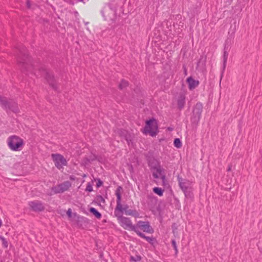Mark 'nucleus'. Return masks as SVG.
<instances>
[{
	"instance_id": "1",
	"label": "nucleus",
	"mask_w": 262,
	"mask_h": 262,
	"mask_svg": "<svg viewBox=\"0 0 262 262\" xmlns=\"http://www.w3.org/2000/svg\"><path fill=\"white\" fill-rule=\"evenodd\" d=\"M7 142L10 150L14 151L21 150L25 145L24 140L15 135L10 136L8 138Z\"/></svg>"
},
{
	"instance_id": "2",
	"label": "nucleus",
	"mask_w": 262,
	"mask_h": 262,
	"mask_svg": "<svg viewBox=\"0 0 262 262\" xmlns=\"http://www.w3.org/2000/svg\"><path fill=\"white\" fill-rule=\"evenodd\" d=\"M158 132V123L155 119H150L146 121L145 126L143 129L144 134H148L151 136H155Z\"/></svg>"
},
{
	"instance_id": "3",
	"label": "nucleus",
	"mask_w": 262,
	"mask_h": 262,
	"mask_svg": "<svg viewBox=\"0 0 262 262\" xmlns=\"http://www.w3.org/2000/svg\"><path fill=\"white\" fill-rule=\"evenodd\" d=\"M151 171L153 177L156 179H160L162 181V185L165 186L167 184L165 176L163 169L161 166L157 163L154 166H152Z\"/></svg>"
},
{
	"instance_id": "4",
	"label": "nucleus",
	"mask_w": 262,
	"mask_h": 262,
	"mask_svg": "<svg viewBox=\"0 0 262 262\" xmlns=\"http://www.w3.org/2000/svg\"><path fill=\"white\" fill-rule=\"evenodd\" d=\"M71 186V184L70 182H64L63 183L53 187L51 189V194L63 193L69 190Z\"/></svg>"
},
{
	"instance_id": "5",
	"label": "nucleus",
	"mask_w": 262,
	"mask_h": 262,
	"mask_svg": "<svg viewBox=\"0 0 262 262\" xmlns=\"http://www.w3.org/2000/svg\"><path fill=\"white\" fill-rule=\"evenodd\" d=\"M52 160L55 165L58 168L61 169L67 164L66 159L63 156L58 154H52L51 155Z\"/></svg>"
},
{
	"instance_id": "6",
	"label": "nucleus",
	"mask_w": 262,
	"mask_h": 262,
	"mask_svg": "<svg viewBox=\"0 0 262 262\" xmlns=\"http://www.w3.org/2000/svg\"><path fill=\"white\" fill-rule=\"evenodd\" d=\"M117 218L119 224L124 229L133 230L136 233V230H137L136 228L132 225V222L128 218L122 216V215L119 216Z\"/></svg>"
},
{
	"instance_id": "7",
	"label": "nucleus",
	"mask_w": 262,
	"mask_h": 262,
	"mask_svg": "<svg viewBox=\"0 0 262 262\" xmlns=\"http://www.w3.org/2000/svg\"><path fill=\"white\" fill-rule=\"evenodd\" d=\"M135 227L138 231L139 229H140L144 232L150 233H152L154 231L152 228L149 226L148 222L139 221L137 223Z\"/></svg>"
},
{
	"instance_id": "8",
	"label": "nucleus",
	"mask_w": 262,
	"mask_h": 262,
	"mask_svg": "<svg viewBox=\"0 0 262 262\" xmlns=\"http://www.w3.org/2000/svg\"><path fill=\"white\" fill-rule=\"evenodd\" d=\"M186 82L188 83V88L190 90L195 89L199 84V81L194 79L191 77H189L186 79Z\"/></svg>"
},
{
	"instance_id": "9",
	"label": "nucleus",
	"mask_w": 262,
	"mask_h": 262,
	"mask_svg": "<svg viewBox=\"0 0 262 262\" xmlns=\"http://www.w3.org/2000/svg\"><path fill=\"white\" fill-rule=\"evenodd\" d=\"M179 185L184 192H185L188 188L189 182L181 178H178Z\"/></svg>"
},
{
	"instance_id": "10",
	"label": "nucleus",
	"mask_w": 262,
	"mask_h": 262,
	"mask_svg": "<svg viewBox=\"0 0 262 262\" xmlns=\"http://www.w3.org/2000/svg\"><path fill=\"white\" fill-rule=\"evenodd\" d=\"M29 205L30 207L34 211H40L43 209V207L41 204L36 202H29Z\"/></svg>"
},
{
	"instance_id": "11",
	"label": "nucleus",
	"mask_w": 262,
	"mask_h": 262,
	"mask_svg": "<svg viewBox=\"0 0 262 262\" xmlns=\"http://www.w3.org/2000/svg\"><path fill=\"white\" fill-rule=\"evenodd\" d=\"M123 211L122 206L121 204V201H117V206L115 210V214L118 217L119 216H121V213Z\"/></svg>"
},
{
	"instance_id": "12",
	"label": "nucleus",
	"mask_w": 262,
	"mask_h": 262,
	"mask_svg": "<svg viewBox=\"0 0 262 262\" xmlns=\"http://www.w3.org/2000/svg\"><path fill=\"white\" fill-rule=\"evenodd\" d=\"M202 105L201 104H197L194 109V113L196 114L198 116H200L202 111Z\"/></svg>"
},
{
	"instance_id": "13",
	"label": "nucleus",
	"mask_w": 262,
	"mask_h": 262,
	"mask_svg": "<svg viewBox=\"0 0 262 262\" xmlns=\"http://www.w3.org/2000/svg\"><path fill=\"white\" fill-rule=\"evenodd\" d=\"M153 191L159 196H161L163 195L164 190L159 187H154Z\"/></svg>"
},
{
	"instance_id": "14",
	"label": "nucleus",
	"mask_w": 262,
	"mask_h": 262,
	"mask_svg": "<svg viewBox=\"0 0 262 262\" xmlns=\"http://www.w3.org/2000/svg\"><path fill=\"white\" fill-rule=\"evenodd\" d=\"M90 211L97 218L100 219L101 217V214L95 208H91Z\"/></svg>"
},
{
	"instance_id": "15",
	"label": "nucleus",
	"mask_w": 262,
	"mask_h": 262,
	"mask_svg": "<svg viewBox=\"0 0 262 262\" xmlns=\"http://www.w3.org/2000/svg\"><path fill=\"white\" fill-rule=\"evenodd\" d=\"M121 190L122 188L121 187H119L116 190V195L117 198V201L119 202L121 201Z\"/></svg>"
},
{
	"instance_id": "16",
	"label": "nucleus",
	"mask_w": 262,
	"mask_h": 262,
	"mask_svg": "<svg viewBox=\"0 0 262 262\" xmlns=\"http://www.w3.org/2000/svg\"><path fill=\"white\" fill-rule=\"evenodd\" d=\"M136 233L140 237L145 239L147 242L150 243L152 241L151 238L145 236L143 233H141L139 231L136 230Z\"/></svg>"
},
{
	"instance_id": "17",
	"label": "nucleus",
	"mask_w": 262,
	"mask_h": 262,
	"mask_svg": "<svg viewBox=\"0 0 262 262\" xmlns=\"http://www.w3.org/2000/svg\"><path fill=\"white\" fill-rule=\"evenodd\" d=\"M174 145L177 148H180L182 146V143L180 140L178 138L175 139L174 140Z\"/></svg>"
},
{
	"instance_id": "18",
	"label": "nucleus",
	"mask_w": 262,
	"mask_h": 262,
	"mask_svg": "<svg viewBox=\"0 0 262 262\" xmlns=\"http://www.w3.org/2000/svg\"><path fill=\"white\" fill-rule=\"evenodd\" d=\"M141 259V257L138 255H136L135 257L132 256L130 257V260L131 261H140Z\"/></svg>"
},
{
	"instance_id": "19",
	"label": "nucleus",
	"mask_w": 262,
	"mask_h": 262,
	"mask_svg": "<svg viewBox=\"0 0 262 262\" xmlns=\"http://www.w3.org/2000/svg\"><path fill=\"white\" fill-rule=\"evenodd\" d=\"M125 214L128 215H135L137 214L136 211H134L132 210H127L125 211Z\"/></svg>"
},
{
	"instance_id": "20",
	"label": "nucleus",
	"mask_w": 262,
	"mask_h": 262,
	"mask_svg": "<svg viewBox=\"0 0 262 262\" xmlns=\"http://www.w3.org/2000/svg\"><path fill=\"white\" fill-rule=\"evenodd\" d=\"M128 85V82L127 81H125V80H122L121 81V82H120V84H119V87L120 89H123L124 88H125L126 86H127Z\"/></svg>"
},
{
	"instance_id": "21",
	"label": "nucleus",
	"mask_w": 262,
	"mask_h": 262,
	"mask_svg": "<svg viewBox=\"0 0 262 262\" xmlns=\"http://www.w3.org/2000/svg\"><path fill=\"white\" fill-rule=\"evenodd\" d=\"M85 190L89 192H91L93 191V184L90 183H88L86 185V187Z\"/></svg>"
},
{
	"instance_id": "22",
	"label": "nucleus",
	"mask_w": 262,
	"mask_h": 262,
	"mask_svg": "<svg viewBox=\"0 0 262 262\" xmlns=\"http://www.w3.org/2000/svg\"><path fill=\"white\" fill-rule=\"evenodd\" d=\"M0 239H1V241L2 242V244H3V246L5 248H7L8 246V244L7 241L6 240V239L4 237H2V236H0Z\"/></svg>"
},
{
	"instance_id": "23",
	"label": "nucleus",
	"mask_w": 262,
	"mask_h": 262,
	"mask_svg": "<svg viewBox=\"0 0 262 262\" xmlns=\"http://www.w3.org/2000/svg\"><path fill=\"white\" fill-rule=\"evenodd\" d=\"M172 245L176 251V252L177 253L178 252V249H177V245H176V243L174 241H172Z\"/></svg>"
},
{
	"instance_id": "24",
	"label": "nucleus",
	"mask_w": 262,
	"mask_h": 262,
	"mask_svg": "<svg viewBox=\"0 0 262 262\" xmlns=\"http://www.w3.org/2000/svg\"><path fill=\"white\" fill-rule=\"evenodd\" d=\"M67 214L68 215V216H69V217H72V210L71 209L69 208L67 212Z\"/></svg>"
},
{
	"instance_id": "25",
	"label": "nucleus",
	"mask_w": 262,
	"mask_h": 262,
	"mask_svg": "<svg viewBox=\"0 0 262 262\" xmlns=\"http://www.w3.org/2000/svg\"><path fill=\"white\" fill-rule=\"evenodd\" d=\"M102 185V182L100 180H98L97 183V186L98 187L101 186Z\"/></svg>"
},
{
	"instance_id": "26",
	"label": "nucleus",
	"mask_w": 262,
	"mask_h": 262,
	"mask_svg": "<svg viewBox=\"0 0 262 262\" xmlns=\"http://www.w3.org/2000/svg\"><path fill=\"white\" fill-rule=\"evenodd\" d=\"M230 170H231V167H230V166H229V168H228V171H230Z\"/></svg>"
},
{
	"instance_id": "27",
	"label": "nucleus",
	"mask_w": 262,
	"mask_h": 262,
	"mask_svg": "<svg viewBox=\"0 0 262 262\" xmlns=\"http://www.w3.org/2000/svg\"><path fill=\"white\" fill-rule=\"evenodd\" d=\"M2 225V221L0 220V227Z\"/></svg>"
},
{
	"instance_id": "28",
	"label": "nucleus",
	"mask_w": 262,
	"mask_h": 262,
	"mask_svg": "<svg viewBox=\"0 0 262 262\" xmlns=\"http://www.w3.org/2000/svg\"><path fill=\"white\" fill-rule=\"evenodd\" d=\"M80 1H83V0H79Z\"/></svg>"
},
{
	"instance_id": "29",
	"label": "nucleus",
	"mask_w": 262,
	"mask_h": 262,
	"mask_svg": "<svg viewBox=\"0 0 262 262\" xmlns=\"http://www.w3.org/2000/svg\"><path fill=\"white\" fill-rule=\"evenodd\" d=\"M0 262H3V261H0Z\"/></svg>"
}]
</instances>
